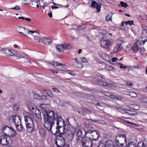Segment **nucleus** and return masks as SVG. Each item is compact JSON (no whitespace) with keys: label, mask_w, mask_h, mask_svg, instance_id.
I'll return each mask as SVG.
<instances>
[{"label":"nucleus","mask_w":147,"mask_h":147,"mask_svg":"<svg viewBox=\"0 0 147 147\" xmlns=\"http://www.w3.org/2000/svg\"><path fill=\"white\" fill-rule=\"evenodd\" d=\"M45 127L49 131H51L52 126L56 121L57 115H55L53 111H48L44 109L43 111Z\"/></svg>","instance_id":"nucleus-1"},{"label":"nucleus","mask_w":147,"mask_h":147,"mask_svg":"<svg viewBox=\"0 0 147 147\" xmlns=\"http://www.w3.org/2000/svg\"><path fill=\"white\" fill-rule=\"evenodd\" d=\"M56 119V129L55 133H59V135L61 136L65 133V128L67 124H65L64 122L61 117L57 116Z\"/></svg>","instance_id":"nucleus-2"},{"label":"nucleus","mask_w":147,"mask_h":147,"mask_svg":"<svg viewBox=\"0 0 147 147\" xmlns=\"http://www.w3.org/2000/svg\"><path fill=\"white\" fill-rule=\"evenodd\" d=\"M67 123L65 127V133L72 138L74 137V134L76 132V128L70 124L69 122H68Z\"/></svg>","instance_id":"nucleus-3"},{"label":"nucleus","mask_w":147,"mask_h":147,"mask_svg":"<svg viewBox=\"0 0 147 147\" xmlns=\"http://www.w3.org/2000/svg\"><path fill=\"white\" fill-rule=\"evenodd\" d=\"M95 78L97 80V83L100 85L106 86H107L109 87H113L114 85L113 84L111 83H107L106 82H104L103 79H105V76H102L95 75L94 76Z\"/></svg>","instance_id":"nucleus-4"},{"label":"nucleus","mask_w":147,"mask_h":147,"mask_svg":"<svg viewBox=\"0 0 147 147\" xmlns=\"http://www.w3.org/2000/svg\"><path fill=\"white\" fill-rule=\"evenodd\" d=\"M6 135H1L0 136V143L2 145L9 146L11 144V141L9 137Z\"/></svg>","instance_id":"nucleus-5"},{"label":"nucleus","mask_w":147,"mask_h":147,"mask_svg":"<svg viewBox=\"0 0 147 147\" xmlns=\"http://www.w3.org/2000/svg\"><path fill=\"white\" fill-rule=\"evenodd\" d=\"M55 144L57 147H64L65 145L64 137L61 135L57 136L56 138Z\"/></svg>","instance_id":"nucleus-6"},{"label":"nucleus","mask_w":147,"mask_h":147,"mask_svg":"<svg viewBox=\"0 0 147 147\" xmlns=\"http://www.w3.org/2000/svg\"><path fill=\"white\" fill-rule=\"evenodd\" d=\"M29 110L32 112L31 114L34 115V118L33 117L34 119H36L35 117H36L38 119H41L40 112L36 106H34L33 107L31 108V109Z\"/></svg>","instance_id":"nucleus-7"},{"label":"nucleus","mask_w":147,"mask_h":147,"mask_svg":"<svg viewBox=\"0 0 147 147\" xmlns=\"http://www.w3.org/2000/svg\"><path fill=\"white\" fill-rule=\"evenodd\" d=\"M100 43L101 47L106 49H109L111 47L110 39H103L101 40Z\"/></svg>","instance_id":"nucleus-8"},{"label":"nucleus","mask_w":147,"mask_h":147,"mask_svg":"<svg viewBox=\"0 0 147 147\" xmlns=\"http://www.w3.org/2000/svg\"><path fill=\"white\" fill-rule=\"evenodd\" d=\"M33 117L34 118V115L33 114H31V113H28V115L24 116V120L25 121V123H32L33 122V120H34L35 121H39V119H38L37 118L35 117L36 119H33Z\"/></svg>","instance_id":"nucleus-9"},{"label":"nucleus","mask_w":147,"mask_h":147,"mask_svg":"<svg viewBox=\"0 0 147 147\" xmlns=\"http://www.w3.org/2000/svg\"><path fill=\"white\" fill-rule=\"evenodd\" d=\"M125 136L124 134H122L121 135H119L117 136L115 138V144H116L115 146H123L124 144L123 143H120L119 141H121L122 139L123 140L126 141Z\"/></svg>","instance_id":"nucleus-10"},{"label":"nucleus","mask_w":147,"mask_h":147,"mask_svg":"<svg viewBox=\"0 0 147 147\" xmlns=\"http://www.w3.org/2000/svg\"><path fill=\"white\" fill-rule=\"evenodd\" d=\"M26 128V130L27 132L31 133L32 131H34L35 130L34 128V125L33 122L28 123H25Z\"/></svg>","instance_id":"nucleus-11"},{"label":"nucleus","mask_w":147,"mask_h":147,"mask_svg":"<svg viewBox=\"0 0 147 147\" xmlns=\"http://www.w3.org/2000/svg\"><path fill=\"white\" fill-rule=\"evenodd\" d=\"M101 4L99 3H96V1H94L92 3V4L91 5V7L96 8L97 9V12H99L100 11L101 9Z\"/></svg>","instance_id":"nucleus-12"},{"label":"nucleus","mask_w":147,"mask_h":147,"mask_svg":"<svg viewBox=\"0 0 147 147\" xmlns=\"http://www.w3.org/2000/svg\"><path fill=\"white\" fill-rule=\"evenodd\" d=\"M11 127H9L7 126H5L3 127L1 131L4 135L8 136L10 134L9 133L11 131Z\"/></svg>","instance_id":"nucleus-13"},{"label":"nucleus","mask_w":147,"mask_h":147,"mask_svg":"<svg viewBox=\"0 0 147 147\" xmlns=\"http://www.w3.org/2000/svg\"><path fill=\"white\" fill-rule=\"evenodd\" d=\"M17 31L19 32L22 34L27 36L25 34L27 32L28 30V28L24 27L19 26L17 28Z\"/></svg>","instance_id":"nucleus-14"},{"label":"nucleus","mask_w":147,"mask_h":147,"mask_svg":"<svg viewBox=\"0 0 147 147\" xmlns=\"http://www.w3.org/2000/svg\"><path fill=\"white\" fill-rule=\"evenodd\" d=\"M82 134V132L80 130H78L76 134V142L79 143H81L82 142H81L83 138H85L83 137L81 139V140H80V139L81 138Z\"/></svg>","instance_id":"nucleus-15"},{"label":"nucleus","mask_w":147,"mask_h":147,"mask_svg":"<svg viewBox=\"0 0 147 147\" xmlns=\"http://www.w3.org/2000/svg\"><path fill=\"white\" fill-rule=\"evenodd\" d=\"M2 50L7 56H11L14 55L13 52H12L10 49L4 48L2 49Z\"/></svg>","instance_id":"nucleus-16"},{"label":"nucleus","mask_w":147,"mask_h":147,"mask_svg":"<svg viewBox=\"0 0 147 147\" xmlns=\"http://www.w3.org/2000/svg\"><path fill=\"white\" fill-rule=\"evenodd\" d=\"M13 120L15 125H18L21 122V120L19 116L16 114L13 116Z\"/></svg>","instance_id":"nucleus-17"},{"label":"nucleus","mask_w":147,"mask_h":147,"mask_svg":"<svg viewBox=\"0 0 147 147\" xmlns=\"http://www.w3.org/2000/svg\"><path fill=\"white\" fill-rule=\"evenodd\" d=\"M92 134V136L93 137L92 140L94 141H97L100 136L99 133L98 131L96 130H94Z\"/></svg>","instance_id":"nucleus-18"},{"label":"nucleus","mask_w":147,"mask_h":147,"mask_svg":"<svg viewBox=\"0 0 147 147\" xmlns=\"http://www.w3.org/2000/svg\"><path fill=\"white\" fill-rule=\"evenodd\" d=\"M53 41L51 39L43 37L42 38L41 42L43 43L44 44L46 45H49L52 43Z\"/></svg>","instance_id":"nucleus-19"},{"label":"nucleus","mask_w":147,"mask_h":147,"mask_svg":"<svg viewBox=\"0 0 147 147\" xmlns=\"http://www.w3.org/2000/svg\"><path fill=\"white\" fill-rule=\"evenodd\" d=\"M85 134L87 133H93V131L94 130H93L92 129L91 125L86 124V125H85Z\"/></svg>","instance_id":"nucleus-20"},{"label":"nucleus","mask_w":147,"mask_h":147,"mask_svg":"<svg viewBox=\"0 0 147 147\" xmlns=\"http://www.w3.org/2000/svg\"><path fill=\"white\" fill-rule=\"evenodd\" d=\"M51 64L52 65L55 66H61V67L63 68H67L65 67H66V65L64 64H62L61 63H60L58 61H56L55 62L54 61L52 62L51 63Z\"/></svg>","instance_id":"nucleus-21"},{"label":"nucleus","mask_w":147,"mask_h":147,"mask_svg":"<svg viewBox=\"0 0 147 147\" xmlns=\"http://www.w3.org/2000/svg\"><path fill=\"white\" fill-rule=\"evenodd\" d=\"M130 50L133 53H136L138 51V44L137 42H135L131 48Z\"/></svg>","instance_id":"nucleus-22"},{"label":"nucleus","mask_w":147,"mask_h":147,"mask_svg":"<svg viewBox=\"0 0 147 147\" xmlns=\"http://www.w3.org/2000/svg\"><path fill=\"white\" fill-rule=\"evenodd\" d=\"M98 54L101 58L104 59H106L108 56V55L102 51H99Z\"/></svg>","instance_id":"nucleus-23"},{"label":"nucleus","mask_w":147,"mask_h":147,"mask_svg":"<svg viewBox=\"0 0 147 147\" xmlns=\"http://www.w3.org/2000/svg\"><path fill=\"white\" fill-rule=\"evenodd\" d=\"M142 35L141 37L142 38H147V28H144L142 31Z\"/></svg>","instance_id":"nucleus-24"},{"label":"nucleus","mask_w":147,"mask_h":147,"mask_svg":"<svg viewBox=\"0 0 147 147\" xmlns=\"http://www.w3.org/2000/svg\"><path fill=\"white\" fill-rule=\"evenodd\" d=\"M39 133L41 136L44 137L46 134L45 130L43 129L40 128L39 129Z\"/></svg>","instance_id":"nucleus-25"},{"label":"nucleus","mask_w":147,"mask_h":147,"mask_svg":"<svg viewBox=\"0 0 147 147\" xmlns=\"http://www.w3.org/2000/svg\"><path fill=\"white\" fill-rule=\"evenodd\" d=\"M122 48L121 45V44L117 45L114 49L113 51L114 52H117L121 50Z\"/></svg>","instance_id":"nucleus-26"},{"label":"nucleus","mask_w":147,"mask_h":147,"mask_svg":"<svg viewBox=\"0 0 147 147\" xmlns=\"http://www.w3.org/2000/svg\"><path fill=\"white\" fill-rule=\"evenodd\" d=\"M61 47L63 49H71V47L69 44H63L61 45Z\"/></svg>","instance_id":"nucleus-27"},{"label":"nucleus","mask_w":147,"mask_h":147,"mask_svg":"<svg viewBox=\"0 0 147 147\" xmlns=\"http://www.w3.org/2000/svg\"><path fill=\"white\" fill-rule=\"evenodd\" d=\"M16 127L17 128V129L19 131H21L23 129V127L21 124V122L20 124H16L15 125Z\"/></svg>","instance_id":"nucleus-28"},{"label":"nucleus","mask_w":147,"mask_h":147,"mask_svg":"<svg viewBox=\"0 0 147 147\" xmlns=\"http://www.w3.org/2000/svg\"><path fill=\"white\" fill-rule=\"evenodd\" d=\"M109 97L119 100H122L121 97H118L116 95L111 94V93L109 95Z\"/></svg>","instance_id":"nucleus-29"},{"label":"nucleus","mask_w":147,"mask_h":147,"mask_svg":"<svg viewBox=\"0 0 147 147\" xmlns=\"http://www.w3.org/2000/svg\"><path fill=\"white\" fill-rule=\"evenodd\" d=\"M31 61H34V62H36L35 61L33 58H29L28 59H24V61L25 63H29L30 64H31Z\"/></svg>","instance_id":"nucleus-30"},{"label":"nucleus","mask_w":147,"mask_h":147,"mask_svg":"<svg viewBox=\"0 0 147 147\" xmlns=\"http://www.w3.org/2000/svg\"><path fill=\"white\" fill-rule=\"evenodd\" d=\"M34 41H36V42H41L42 38H41L39 36H34Z\"/></svg>","instance_id":"nucleus-31"},{"label":"nucleus","mask_w":147,"mask_h":147,"mask_svg":"<svg viewBox=\"0 0 147 147\" xmlns=\"http://www.w3.org/2000/svg\"><path fill=\"white\" fill-rule=\"evenodd\" d=\"M112 16L111 13H108L106 16V20L107 21H112Z\"/></svg>","instance_id":"nucleus-32"},{"label":"nucleus","mask_w":147,"mask_h":147,"mask_svg":"<svg viewBox=\"0 0 147 147\" xmlns=\"http://www.w3.org/2000/svg\"><path fill=\"white\" fill-rule=\"evenodd\" d=\"M20 108V105L18 103H16L13 106V109L15 111H18Z\"/></svg>","instance_id":"nucleus-33"},{"label":"nucleus","mask_w":147,"mask_h":147,"mask_svg":"<svg viewBox=\"0 0 147 147\" xmlns=\"http://www.w3.org/2000/svg\"><path fill=\"white\" fill-rule=\"evenodd\" d=\"M10 131L9 132V133L10 134V135L8 136H14L16 135V133L15 131L12 129L11 128V129L10 130Z\"/></svg>","instance_id":"nucleus-34"},{"label":"nucleus","mask_w":147,"mask_h":147,"mask_svg":"<svg viewBox=\"0 0 147 147\" xmlns=\"http://www.w3.org/2000/svg\"><path fill=\"white\" fill-rule=\"evenodd\" d=\"M134 21L133 20L130 21L128 20L125 22V24L126 25H129L130 26H131L132 24L134 25Z\"/></svg>","instance_id":"nucleus-35"},{"label":"nucleus","mask_w":147,"mask_h":147,"mask_svg":"<svg viewBox=\"0 0 147 147\" xmlns=\"http://www.w3.org/2000/svg\"><path fill=\"white\" fill-rule=\"evenodd\" d=\"M146 145L143 141H141L138 142V147H146Z\"/></svg>","instance_id":"nucleus-36"},{"label":"nucleus","mask_w":147,"mask_h":147,"mask_svg":"<svg viewBox=\"0 0 147 147\" xmlns=\"http://www.w3.org/2000/svg\"><path fill=\"white\" fill-rule=\"evenodd\" d=\"M87 97L90 100H95V97L93 95L91 94H88L86 95Z\"/></svg>","instance_id":"nucleus-37"},{"label":"nucleus","mask_w":147,"mask_h":147,"mask_svg":"<svg viewBox=\"0 0 147 147\" xmlns=\"http://www.w3.org/2000/svg\"><path fill=\"white\" fill-rule=\"evenodd\" d=\"M129 95L132 97H136L138 95L137 93L134 92H131L129 93Z\"/></svg>","instance_id":"nucleus-38"},{"label":"nucleus","mask_w":147,"mask_h":147,"mask_svg":"<svg viewBox=\"0 0 147 147\" xmlns=\"http://www.w3.org/2000/svg\"><path fill=\"white\" fill-rule=\"evenodd\" d=\"M127 147H138V146H136V143L134 142H131L129 143Z\"/></svg>","instance_id":"nucleus-39"},{"label":"nucleus","mask_w":147,"mask_h":147,"mask_svg":"<svg viewBox=\"0 0 147 147\" xmlns=\"http://www.w3.org/2000/svg\"><path fill=\"white\" fill-rule=\"evenodd\" d=\"M47 96L50 97H52L53 96V94L51 91H48L47 92Z\"/></svg>","instance_id":"nucleus-40"},{"label":"nucleus","mask_w":147,"mask_h":147,"mask_svg":"<svg viewBox=\"0 0 147 147\" xmlns=\"http://www.w3.org/2000/svg\"><path fill=\"white\" fill-rule=\"evenodd\" d=\"M27 105L28 109L29 110H30V109H31V108L33 107V106H34V104L33 103L31 102L27 103Z\"/></svg>","instance_id":"nucleus-41"},{"label":"nucleus","mask_w":147,"mask_h":147,"mask_svg":"<svg viewBox=\"0 0 147 147\" xmlns=\"http://www.w3.org/2000/svg\"><path fill=\"white\" fill-rule=\"evenodd\" d=\"M105 69L108 71L111 70L112 69H114V68L109 65H107L105 67Z\"/></svg>","instance_id":"nucleus-42"},{"label":"nucleus","mask_w":147,"mask_h":147,"mask_svg":"<svg viewBox=\"0 0 147 147\" xmlns=\"http://www.w3.org/2000/svg\"><path fill=\"white\" fill-rule=\"evenodd\" d=\"M82 111L84 113H91V111L90 110H88L86 108H82Z\"/></svg>","instance_id":"nucleus-43"},{"label":"nucleus","mask_w":147,"mask_h":147,"mask_svg":"<svg viewBox=\"0 0 147 147\" xmlns=\"http://www.w3.org/2000/svg\"><path fill=\"white\" fill-rule=\"evenodd\" d=\"M84 26L82 25L79 26L78 27V29L79 30H83L85 29V28L84 27Z\"/></svg>","instance_id":"nucleus-44"},{"label":"nucleus","mask_w":147,"mask_h":147,"mask_svg":"<svg viewBox=\"0 0 147 147\" xmlns=\"http://www.w3.org/2000/svg\"><path fill=\"white\" fill-rule=\"evenodd\" d=\"M121 5L122 7H123L125 8H126L128 6L127 4L126 3H124L123 1L121 2Z\"/></svg>","instance_id":"nucleus-45"},{"label":"nucleus","mask_w":147,"mask_h":147,"mask_svg":"<svg viewBox=\"0 0 147 147\" xmlns=\"http://www.w3.org/2000/svg\"><path fill=\"white\" fill-rule=\"evenodd\" d=\"M140 53L141 55H142L144 53L145 50L144 48H141L140 49Z\"/></svg>","instance_id":"nucleus-46"},{"label":"nucleus","mask_w":147,"mask_h":147,"mask_svg":"<svg viewBox=\"0 0 147 147\" xmlns=\"http://www.w3.org/2000/svg\"><path fill=\"white\" fill-rule=\"evenodd\" d=\"M61 45H57L56 46V48L57 50L59 52H60L61 51V50H62L61 49Z\"/></svg>","instance_id":"nucleus-47"},{"label":"nucleus","mask_w":147,"mask_h":147,"mask_svg":"<svg viewBox=\"0 0 147 147\" xmlns=\"http://www.w3.org/2000/svg\"><path fill=\"white\" fill-rule=\"evenodd\" d=\"M52 89L53 91L56 93H58L60 92V90L57 88H52Z\"/></svg>","instance_id":"nucleus-48"},{"label":"nucleus","mask_w":147,"mask_h":147,"mask_svg":"<svg viewBox=\"0 0 147 147\" xmlns=\"http://www.w3.org/2000/svg\"><path fill=\"white\" fill-rule=\"evenodd\" d=\"M80 59L82 60V62L83 63H86L88 61L87 59H86L84 57L80 58Z\"/></svg>","instance_id":"nucleus-49"},{"label":"nucleus","mask_w":147,"mask_h":147,"mask_svg":"<svg viewBox=\"0 0 147 147\" xmlns=\"http://www.w3.org/2000/svg\"><path fill=\"white\" fill-rule=\"evenodd\" d=\"M11 9L14 10H18L20 9V7L19 6L16 5L14 7L11 8Z\"/></svg>","instance_id":"nucleus-50"},{"label":"nucleus","mask_w":147,"mask_h":147,"mask_svg":"<svg viewBox=\"0 0 147 147\" xmlns=\"http://www.w3.org/2000/svg\"><path fill=\"white\" fill-rule=\"evenodd\" d=\"M27 32L28 34H32L36 32V30L34 31H30L29 30V29H28V30L27 31Z\"/></svg>","instance_id":"nucleus-51"},{"label":"nucleus","mask_w":147,"mask_h":147,"mask_svg":"<svg viewBox=\"0 0 147 147\" xmlns=\"http://www.w3.org/2000/svg\"><path fill=\"white\" fill-rule=\"evenodd\" d=\"M119 65H120V68H127V67H128L127 66L125 65L124 64H123L122 65V64H121L120 63H119Z\"/></svg>","instance_id":"nucleus-52"},{"label":"nucleus","mask_w":147,"mask_h":147,"mask_svg":"<svg viewBox=\"0 0 147 147\" xmlns=\"http://www.w3.org/2000/svg\"><path fill=\"white\" fill-rule=\"evenodd\" d=\"M103 93V94L104 95L107 96L109 97V95L110 94V93H109V92H107V91H104Z\"/></svg>","instance_id":"nucleus-53"},{"label":"nucleus","mask_w":147,"mask_h":147,"mask_svg":"<svg viewBox=\"0 0 147 147\" xmlns=\"http://www.w3.org/2000/svg\"><path fill=\"white\" fill-rule=\"evenodd\" d=\"M125 84L127 85L131 86H132L134 85V84L133 83H131L130 82H125Z\"/></svg>","instance_id":"nucleus-54"},{"label":"nucleus","mask_w":147,"mask_h":147,"mask_svg":"<svg viewBox=\"0 0 147 147\" xmlns=\"http://www.w3.org/2000/svg\"><path fill=\"white\" fill-rule=\"evenodd\" d=\"M124 110L125 111L124 112L126 113H129L130 114H133V113H132V112L130 110Z\"/></svg>","instance_id":"nucleus-55"},{"label":"nucleus","mask_w":147,"mask_h":147,"mask_svg":"<svg viewBox=\"0 0 147 147\" xmlns=\"http://www.w3.org/2000/svg\"><path fill=\"white\" fill-rule=\"evenodd\" d=\"M78 112L80 115H83V116L85 115L86 114V113H84L83 111L80 112V111H78Z\"/></svg>","instance_id":"nucleus-56"},{"label":"nucleus","mask_w":147,"mask_h":147,"mask_svg":"<svg viewBox=\"0 0 147 147\" xmlns=\"http://www.w3.org/2000/svg\"><path fill=\"white\" fill-rule=\"evenodd\" d=\"M50 70L53 73L57 74L58 73V71L56 70L50 69Z\"/></svg>","instance_id":"nucleus-57"},{"label":"nucleus","mask_w":147,"mask_h":147,"mask_svg":"<svg viewBox=\"0 0 147 147\" xmlns=\"http://www.w3.org/2000/svg\"><path fill=\"white\" fill-rule=\"evenodd\" d=\"M130 67L133 69L134 68L137 69L138 68V66L136 65H132Z\"/></svg>","instance_id":"nucleus-58"},{"label":"nucleus","mask_w":147,"mask_h":147,"mask_svg":"<svg viewBox=\"0 0 147 147\" xmlns=\"http://www.w3.org/2000/svg\"><path fill=\"white\" fill-rule=\"evenodd\" d=\"M43 3V5L42 7L44 9L45 7L47 6L48 4L45 2Z\"/></svg>","instance_id":"nucleus-59"},{"label":"nucleus","mask_w":147,"mask_h":147,"mask_svg":"<svg viewBox=\"0 0 147 147\" xmlns=\"http://www.w3.org/2000/svg\"><path fill=\"white\" fill-rule=\"evenodd\" d=\"M117 60V58L116 57H113L112 59V61L113 62H115Z\"/></svg>","instance_id":"nucleus-60"},{"label":"nucleus","mask_w":147,"mask_h":147,"mask_svg":"<svg viewBox=\"0 0 147 147\" xmlns=\"http://www.w3.org/2000/svg\"><path fill=\"white\" fill-rule=\"evenodd\" d=\"M72 92V93L74 95H75L76 96L78 95V92H76L75 91H73Z\"/></svg>","instance_id":"nucleus-61"},{"label":"nucleus","mask_w":147,"mask_h":147,"mask_svg":"<svg viewBox=\"0 0 147 147\" xmlns=\"http://www.w3.org/2000/svg\"><path fill=\"white\" fill-rule=\"evenodd\" d=\"M16 55L17 57H21V55L20 54L18 53H16Z\"/></svg>","instance_id":"nucleus-62"},{"label":"nucleus","mask_w":147,"mask_h":147,"mask_svg":"<svg viewBox=\"0 0 147 147\" xmlns=\"http://www.w3.org/2000/svg\"><path fill=\"white\" fill-rule=\"evenodd\" d=\"M140 100V101H141L142 102H146L145 101V100H144L142 99V98H138V100Z\"/></svg>","instance_id":"nucleus-63"},{"label":"nucleus","mask_w":147,"mask_h":147,"mask_svg":"<svg viewBox=\"0 0 147 147\" xmlns=\"http://www.w3.org/2000/svg\"><path fill=\"white\" fill-rule=\"evenodd\" d=\"M48 15L50 17H52V12H51L49 13L48 14Z\"/></svg>","instance_id":"nucleus-64"}]
</instances>
